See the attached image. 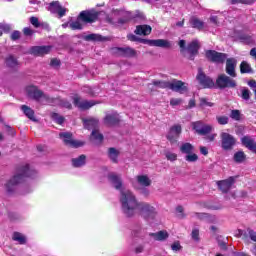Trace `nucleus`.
Wrapping results in <instances>:
<instances>
[{
    "label": "nucleus",
    "instance_id": "19",
    "mask_svg": "<svg viewBox=\"0 0 256 256\" xmlns=\"http://www.w3.org/2000/svg\"><path fill=\"white\" fill-rule=\"evenodd\" d=\"M115 53L121 55L122 57H136L137 51L133 48H115Z\"/></svg>",
    "mask_w": 256,
    "mask_h": 256
},
{
    "label": "nucleus",
    "instance_id": "4",
    "mask_svg": "<svg viewBox=\"0 0 256 256\" xmlns=\"http://www.w3.org/2000/svg\"><path fill=\"white\" fill-rule=\"evenodd\" d=\"M152 83L157 89H171V91H176L177 93H185L187 91V85L179 80L172 82L154 80Z\"/></svg>",
    "mask_w": 256,
    "mask_h": 256
},
{
    "label": "nucleus",
    "instance_id": "59",
    "mask_svg": "<svg viewBox=\"0 0 256 256\" xmlns=\"http://www.w3.org/2000/svg\"><path fill=\"white\" fill-rule=\"evenodd\" d=\"M30 5H33L34 9H39V5H41V2L39 0H30Z\"/></svg>",
    "mask_w": 256,
    "mask_h": 256
},
{
    "label": "nucleus",
    "instance_id": "64",
    "mask_svg": "<svg viewBox=\"0 0 256 256\" xmlns=\"http://www.w3.org/2000/svg\"><path fill=\"white\" fill-rule=\"evenodd\" d=\"M215 137H217V134H209L206 136V141H215Z\"/></svg>",
    "mask_w": 256,
    "mask_h": 256
},
{
    "label": "nucleus",
    "instance_id": "39",
    "mask_svg": "<svg viewBox=\"0 0 256 256\" xmlns=\"http://www.w3.org/2000/svg\"><path fill=\"white\" fill-rule=\"evenodd\" d=\"M92 139H94V141H98V143H101V141H103V134L99 133V131H97V129H94L92 131Z\"/></svg>",
    "mask_w": 256,
    "mask_h": 256
},
{
    "label": "nucleus",
    "instance_id": "43",
    "mask_svg": "<svg viewBox=\"0 0 256 256\" xmlns=\"http://www.w3.org/2000/svg\"><path fill=\"white\" fill-rule=\"evenodd\" d=\"M165 157L168 161H177V154L171 151H167Z\"/></svg>",
    "mask_w": 256,
    "mask_h": 256
},
{
    "label": "nucleus",
    "instance_id": "17",
    "mask_svg": "<svg viewBox=\"0 0 256 256\" xmlns=\"http://www.w3.org/2000/svg\"><path fill=\"white\" fill-rule=\"evenodd\" d=\"M79 19L84 23H95V21H97V13L82 11L79 15Z\"/></svg>",
    "mask_w": 256,
    "mask_h": 256
},
{
    "label": "nucleus",
    "instance_id": "25",
    "mask_svg": "<svg viewBox=\"0 0 256 256\" xmlns=\"http://www.w3.org/2000/svg\"><path fill=\"white\" fill-rule=\"evenodd\" d=\"M238 237H249L251 241H254L256 243V232L254 230L248 229L247 232L243 230H238Z\"/></svg>",
    "mask_w": 256,
    "mask_h": 256
},
{
    "label": "nucleus",
    "instance_id": "47",
    "mask_svg": "<svg viewBox=\"0 0 256 256\" xmlns=\"http://www.w3.org/2000/svg\"><path fill=\"white\" fill-rule=\"evenodd\" d=\"M30 23L33 25V27L39 28L41 27V23L39 22V18L37 17H30Z\"/></svg>",
    "mask_w": 256,
    "mask_h": 256
},
{
    "label": "nucleus",
    "instance_id": "6",
    "mask_svg": "<svg viewBox=\"0 0 256 256\" xmlns=\"http://www.w3.org/2000/svg\"><path fill=\"white\" fill-rule=\"evenodd\" d=\"M216 85L219 89H234L237 87V82L225 74H220L216 79Z\"/></svg>",
    "mask_w": 256,
    "mask_h": 256
},
{
    "label": "nucleus",
    "instance_id": "13",
    "mask_svg": "<svg viewBox=\"0 0 256 256\" xmlns=\"http://www.w3.org/2000/svg\"><path fill=\"white\" fill-rule=\"evenodd\" d=\"M218 189L222 191V193H229V190L233 185H235V177L231 176L225 180L217 181Z\"/></svg>",
    "mask_w": 256,
    "mask_h": 256
},
{
    "label": "nucleus",
    "instance_id": "60",
    "mask_svg": "<svg viewBox=\"0 0 256 256\" xmlns=\"http://www.w3.org/2000/svg\"><path fill=\"white\" fill-rule=\"evenodd\" d=\"M242 41H244L245 43H253V38H251V36H242L241 37Z\"/></svg>",
    "mask_w": 256,
    "mask_h": 256
},
{
    "label": "nucleus",
    "instance_id": "62",
    "mask_svg": "<svg viewBox=\"0 0 256 256\" xmlns=\"http://www.w3.org/2000/svg\"><path fill=\"white\" fill-rule=\"evenodd\" d=\"M200 153H201V155H209V150L207 149V147H205V146H201L200 147Z\"/></svg>",
    "mask_w": 256,
    "mask_h": 256
},
{
    "label": "nucleus",
    "instance_id": "54",
    "mask_svg": "<svg viewBox=\"0 0 256 256\" xmlns=\"http://www.w3.org/2000/svg\"><path fill=\"white\" fill-rule=\"evenodd\" d=\"M83 92L88 93V95H95V92L93 91V88L89 86H84L83 87Z\"/></svg>",
    "mask_w": 256,
    "mask_h": 256
},
{
    "label": "nucleus",
    "instance_id": "7",
    "mask_svg": "<svg viewBox=\"0 0 256 256\" xmlns=\"http://www.w3.org/2000/svg\"><path fill=\"white\" fill-rule=\"evenodd\" d=\"M59 137L63 140L65 145H68V147H73L74 149L83 147V145H85V143L82 141L73 140V134H71L70 132H61L59 134Z\"/></svg>",
    "mask_w": 256,
    "mask_h": 256
},
{
    "label": "nucleus",
    "instance_id": "41",
    "mask_svg": "<svg viewBox=\"0 0 256 256\" xmlns=\"http://www.w3.org/2000/svg\"><path fill=\"white\" fill-rule=\"evenodd\" d=\"M69 27L72 28L73 30L76 29H83V25L81 24V19L78 18V20L70 22Z\"/></svg>",
    "mask_w": 256,
    "mask_h": 256
},
{
    "label": "nucleus",
    "instance_id": "55",
    "mask_svg": "<svg viewBox=\"0 0 256 256\" xmlns=\"http://www.w3.org/2000/svg\"><path fill=\"white\" fill-rule=\"evenodd\" d=\"M19 37H21V32H19V31H14L11 34L12 41H17V39H19Z\"/></svg>",
    "mask_w": 256,
    "mask_h": 256
},
{
    "label": "nucleus",
    "instance_id": "12",
    "mask_svg": "<svg viewBox=\"0 0 256 256\" xmlns=\"http://www.w3.org/2000/svg\"><path fill=\"white\" fill-rule=\"evenodd\" d=\"M206 57L209 59V61H212L213 63H225V60L227 59V54L220 53L215 50H208L206 51Z\"/></svg>",
    "mask_w": 256,
    "mask_h": 256
},
{
    "label": "nucleus",
    "instance_id": "30",
    "mask_svg": "<svg viewBox=\"0 0 256 256\" xmlns=\"http://www.w3.org/2000/svg\"><path fill=\"white\" fill-rule=\"evenodd\" d=\"M156 241H165L167 237H169V233L167 231H159L157 233L150 234Z\"/></svg>",
    "mask_w": 256,
    "mask_h": 256
},
{
    "label": "nucleus",
    "instance_id": "29",
    "mask_svg": "<svg viewBox=\"0 0 256 256\" xmlns=\"http://www.w3.org/2000/svg\"><path fill=\"white\" fill-rule=\"evenodd\" d=\"M21 110L23 111L24 115L28 117V119H30L31 121H35V111H33V109L26 105H22Z\"/></svg>",
    "mask_w": 256,
    "mask_h": 256
},
{
    "label": "nucleus",
    "instance_id": "32",
    "mask_svg": "<svg viewBox=\"0 0 256 256\" xmlns=\"http://www.w3.org/2000/svg\"><path fill=\"white\" fill-rule=\"evenodd\" d=\"M85 155H81L78 158H73L72 159V165L73 167H83L85 165Z\"/></svg>",
    "mask_w": 256,
    "mask_h": 256
},
{
    "label": "nucleus",
    "instance_id": "5",
    "mask_svg": "<svg viewBox=\"0 0 256 256\" xmlns=\"http://www.w3.org/2000/svg\"><path fill=\"white\" fill-rule=\"evenodd\" d=\"M128 39L129 41H139L140 43H146L147 45H150V47H162L164 49H169V47H171V42L163 39L145 40L140 39L139 37L135 36V34H129Z\"/></svg>",
    "mask_w": 256,
    "mask_h": 256
},
{
    "label": "nucleus",
    "instance_id": "10",
    "mask_svg": "<svg viewBox=\"0 0 256 256\" xmlns=\"http://www.w3.org/2000/svg\"><path fill=\"white\" fill-rule=\"evenodd\" d=\"M72 100L75 107H77L78 109H81L82 111H87V109H91V107H94V105H97V102L93 100L88 101V100L82 99L81 97H79V95H74L72 97Z\"/></svg>",
    "mask_w": 256,
    "mask_h": 256
},
{
    "label": "nucleus",
    "instance_id": "33",
    "mask_svg": "<svg viewBox=\"0 0 256 256\" xmlns=\"http://www.w3.org/2000/svg\"><path fill=\"white\" fill-rule=\"evenodd\" d=\"M85 41H105V37L99 34H89L84 36Z\"/></svg>",
    "mask_w": 256,
    "mask_h": 256
},
{
    "label": "nucleus",
    "instance_id": "3",
    "mask_svg": "<svg viewBox=\"0 0 256 256\" xmlns=\"http://www.w3.org/2000/svg\"><path fill=\"white\" fill-rule=\"evenodd\" d=\"M25 177H30L31 179H35L37 177V170L35 168L26 164L18 170V173L14 175L6 184L5 189L8 193H13L15 191V187L19 185L20 182L25 179Z\"/></svg>",
    "mask_w": 256,
    "mask_h": 256
},
{
    "label": "nucleus",
    "instance_id": "21",
    "mask_svg": "<svg viewBox=\"0 0 256 256\" xmlns=\"http://www.w3.org/2000/svg\"><path fill=\"white\" fill-rule=\"evenodd\" d=\"M51 51V46H34L30 49L31 55H47Z\"/></svg>",
    "mask_w": 256,
    "mask_h": 256
},
{
    "label": "nucleus",
    "instance_id": "11",
    "mask_svg": "<svg viewBox=\"0 0 256 256\" xmlns=\"http://www.w3.org/2000/svg\"><path fill=\"white\" fill-rule=\"evenodd\" d=\"M192 127L198 135H209L213 131V126L205 124L202 121L193 122Z\"/></svg>",
    "mask_w": 256,
    "mask_h": 256
},
{
    "label": "nucleus",
    "instance_id": "31",
    "mask_svg": "<svg viewBox=\"0 0 256 256\" xmlns=\"http://www.w3.org/2000/svg\"><path fill=\"white\" fill-rule=\"evenodd\" d=\"M12 239L13 241H17V243H19L20 245H25V243L27 242V238H25V236L19 232H14Z\"/></svg>",
    "mask_w": 256,
    "mask_h": 256
},
{
    "label": "nucleus",
    "instance_id": "53",
    "mask_svg": "<svg viewBox=\"0 0 256 256\" xmlns=\"http://www.w3.org/2000/svg\"><path fill=\"white\" fill-rule=\"evenodd\" d=\"M172 251H181V244L179 242H174L171 245Z\"/></svg>",
    "mask_w": 256,
    "mask_h": 256
},
{
    "label": "nucleus",
    "instance_id": "57",
    "mask_svg": "<svg viewBox=\"0 0 256 256\" xmlns=\"http://www.w3.org/2000/svg\"><path fill=\"white\" fill-rule=\"evenodd\" d=\"M232 3H244L245 5H251L253 0H232Z\"/></svg>",
    "mask_w": 256,
    "mask_h": 256
},
{
    "label": "nucleus",
    "instance_id": "37",
    "mask_svg": "<svg viewBox=\"0 0 256 256\" xmlns=\"http://www.w3.org/2000/svg\"><path fill=\"white\" fill-rule=\"evenodd\" d=\"M234 161L236 163H243L245 161V153L243 151L236 152L234 154Z\"/></svg>",
    "mask_w": 256,
    "mask_h": 256
},
{
    "label": "nucleus",
    "instance_id": "63",
    "mask_svg": "<svg viewBox=\"0 0 256 256\" xmlns=\"http://www.w3.org/2000/svg\"><path fill=\"white\" fill-rule=\"evenodd\" d=\"M219 18L217 16H211L210 17V22L213 23L214 25H219Z\"/></svg>",
    "mask_w": 256,
    "mask_h": 256
},
{
    "label": "nucleus",
    "instance_id": "61",
    "mask_svg": "<svg viewBox=\"0 0 256 256\" xmlns=\"http://www.w3.org/2000/svg\"><path fill=\"white\" fill-rule=\"evenodd\" d=\"M23 32H24V35H27V36H31L34 33L33 29L29 27L24 28Z\"/></svg>",
    "mask_w": 256,
    "mask_h": 256
},
{
    "label": "nucleus",
    "instance_id": "38",
    "mask_svg": "<svg viewBox=\"0 0 256 256\" xmlns=\"http://www.w3.org/2000/svg\"><path fill=\"white\" fill-rule=\"evenodd\" d=\"M6 64L8 67H11L12 69L17 67L18 65V62H17V59L13 56H9L7 59H6Z\"/></svg>",
    "mask_w": 256,
    "mask_h": 256
},
{
    "label": "nucleus",
    "instance_id": "42",
    "mask_svg": "<svg viewBox=\"0 0 256 256\" xmlns=\"http://www.w3.org/2000/svg\"><path fill=\"white\" fill-rule=\"evenodd\" d=\"M52 119L58 123V125H63L65 123V118L57 113L52 114Z\"/></svg>",
    "mask_w": 256,
    "mask_h": 256
},
{
    "label": "nucleus",
    "instance_id": "36",
    "mask_svg": "<svg viewBox=\"0 0 256 256\" xmlns=\"http://www.w3.org/2000/svg\"><path fill=\"white\" fill-rule=\"evenodd\" d=\"M185 161L188 163H197V161H199V156L193 152H190V154H186Z\"/></svg>",
    "mask_w": 256,
    "mask_h": 256
},
{
    "label": "nucleus",
    "instance_id": "22",
    "mask_svg": "<svg viewBox=\"0 0 256 256\" xmlns=\"http://www.w3.org/2000/svg\"><path fill=\"white\" fill-rule=\"evenodd\" d=\"M120 121L119 114L116 112H112L111 114H107L104 118V123L106 125H117V123Z\"/></svg>",
    "mask_w": 256,
    "mask_h": 256
},
{
    "label": "nucleus",
    "instance_id": "46",
    "mask_svg": "<svg viewBox=\"0 0 256 256\" xmlns=\"http://www.w3.org/2000/svg\"><path fill=\"white\" fill-rule=\"evenodd\" d=\"M230 117L231 119H235V121H239V119H241V113L239 110H232Z\"/></svg>",
    "mask_w": 256,
    "mask_h": 256
},
{
    "label": "nucleus",
    "instance_id": "14",
    "mask_svg": "<svg viewBox=\"0 0 256 256\" xmlns=\"http://www.w3.org/2000/svg\"><path fill=\"white\" fill-rule=\"evenodd\" d=\"M181 125L177 124L174 125L170 128L168 134H167V139L170 141V143H177V140L179 139V135H181Z\"/></svg>",
    "mask_w": 256,
    "mask_h": 256
},
{
    "label": "nucleus",
    "instance_id": "20",
    "mask_svg": "<svg viewBox=\"0 0 256 256\" xmlns=\"http://www.w3.org/2000/svg\"><path fill=\"white\" fill-rule=\"evenodd\" d=\"M242 145H244L249 151H252V153H256V143L255 140L249 136H244L241 139Z\"/></svg>",
    "mask_w": 256,
    "mask_h": 256
},
{
    "label": "nucleus",
    "instance_id": "28",
    "mask_svg": "<svg viewBox=\"0 0 256 256\" xmlns=\"http://www.w3.org/2000/svg\"><path fill=\"white\" fill-rule=\"evenodd\" d=\"M190 25L191 27H193L194 29H203L205 27V22L201 21L199 18L197 17H192L190 19Z\"/></svg>",
    "mask_w": 256,
    "mask_h": 256
},
{
    "label": "nucleus",
    "instance_id": "16",
    "mask_svg": "<svg viewBox=\"0 0 256 256\" xmlns=\"http://www.w3.org/2000/svg\"><path fill=\"white\" fill-rule=\"evenodd\" d=\"M237 68V59L235 58H228L226 60V73L230 77H237V73L235 69Z\"/></svg>",
    "mask_w": 256,
    "mask_h": 256
},
{
    "label": "nucleus",
    "instance_id": "48",
    "mask_svg": "<svg viewBox=\"0 0 256 256\" xmlns=\"http://www.w3.org/2000/svg\"><path fill=\"white\" fill-rule=\"evenodd\" d=\"M200 106L201 107H213V103L207 101L205 98H200Z\"/></svg>",
    "mask_w": 256,
    "mask_h": 256
},
{
    "label": "nucleus",
    "instance_id": "40",
    "mask_svg": "<svg viewBox=\"0 0 256 256\" xmlns=\"http://www.w3.org/2000/svg\"><path fill=\"white\" fill-rule=\"evenodd\" d=\"M11 29V24L0 23V37L3 35V33H9Z\"/></svg>",
    "mask_w": 256,
    "mask_h": 256
},
{
    "label": "nucleus",
    "instance_id": "58",
    "mask_svg": "<svg viewBox=\"0 0 256 256\" xmlns=\"http://www.w3.org/2000/svg\"><path fill=\"white\" fill-rule=\"evenodd\" d=\"M50 65L51 67H59V65H61V61L59 59H52Z\"/></svg>",
    "mask_w": 256,
    "mask_h": 256
},
{
    "label": "nucleus",
    "instance_id": "9",
    "mask_svg": "<svg viewBox=\"0 0 256 256\" xmlns=\"http://www.w3.org/2000/svg\"><path fill=\"white\" fill-rule=\"evenodd\" d=\"M221 137V143H222V149L224 151H229L235 147L237 140L235 137L227 132H222L220 134Z\"/></svg>",
    "mask_w": 256,
    "mask_h": 256
},
{
    "label": "nucleus",
    "instance_id": "52",
    "mask_svg": "<svg viewBox=\"0 0 256 256\" xmlns=\"http://www.w3.org/2000/svg\"><path fill=\"white\" fill-rule=\"evenodd\" d=\"M176 215H177V217H179L180 219H183V217H185V215L183 214V208H182V206L176 207Z\"/></svg>",
    "mask_w": 256,
    "mask_h": 256
},
{
    "label": "nucleus",
    "instance_id": "50",
    "mask_svg": "<svg viewBox=\"0 0 256 256\" xmlns=\"http://www.w3.org/2000/svg\"><path fill=\"white\" fill-rule=\"evenodd\" d=\"M122 14L124 15V17H126L125 19H120L119 23H127V21H129L131 18V13L130 12H122Z\"/></svg>",
    "mask_w": 256,
    "mask_h": 256
},
{
    "label": "nucleus",
    "instance_id": "15",
    "mask_svg": "<svg viewBox=\"0 0 256 256\" xmlns=\"http://www.w3.org/2000/svg\"><path fill=\"white\" fill-rule=\"evenodd\" d=\"M48 11L50 13H54L55 15H58V17L61 19V17H65V13H67L66 8L62 7L59 2H52L50 3L48 7Z\"/></svg>",
    "mask_w": 256,
    "mask_h": 256
},
{
    "label": "nucleus",
    "instance_id": "23",
    "mask_svg": "<svg viewBox=\"0 0 256 256\" xmlns=\"http://www.w3.org/2000/svg\"><path fill=\"white\" fill-rule=\"evenodd\" d=\"M136 181L140 187H150L151 185V178L147 175H138Z\"/></svg>",
    "mask_w": 256,
    "mask_h": 256
},
{
    "label": "nucleus",
    "instance_id": "18",
    "mask_svg": "<svg viewBox=\"0 0 256 256\" xmlns=\"http://www.w3.org/2000/svg\"><path fill=\"white\" fill-rule=\"evenodd\" d=\"M187 52L190 55L189 56L190 61H193L197 53H199V41L193 40L192 42H190L187 47Z\"/></svg>",
    "mask_w": 256,
    "mask_h": 256
},
{
    "label": "nucleus",
    "instance_id": "35",
    "mask_svg": "<svg viewBox=\"0 0 256 256\" xmlns=\"http://www.w3.org/2000/svg\"><path fill=\"white\" fill-rule=\"evenodd\" d=\"M109 158L113 163H117V158L119 157V151L115 148H110L108 151Z\"/></svg>",
    "mask_w": 256,
    "mask_h": 256
},
{
    "label": "nucleus",
    "instance_id": "2",
    "mask_svg": "<svg viewBox=\"0 0 256 256\" xmlns=\"http://www.w3.org/2000/svg\"><path fill=\"white\" fill-rule=\"evenodd\" d=\"M26 92L28 97L42 103L43 105H60V107H64L65 109H71V102L65 99H53L43 93V91L39 90L36 86H28L26 88Z\"/></svg>",
    "mask_w": 256,
    "mask_h": 256
},
{
    "label": "nucleus",
    "instance_id": "56",
    "mask_svg": "<svg viewBox=\"0 0 256 256\" xmlns=\"http://www.w3.org/2000/svg\"><path fill=\"white\" fill-rule=\"evenodd\" d=\"M192 239L194 241H199V231L197 229L192 230Z\"/></svg>",
    "mask_w": 256,
    "mask_h": 256
},
{
    "label": "nucleus",
    "instance_id": "45",
    "mask_svg": "<svg viewBox=\"0 0 256 256\" xmlns=\"http://www.w3.org/2000/svg\"><path fill=\"white\" fill-rule=\"evenodd\" d=\"M251 97V92L247 88L242 89V99H245V101H249V98Z\"/></svg>",
    "mask_w": 256,
    "mask_h": 256
},
{
    "label": "nucleus",
    "instance_id": "34",
    "mask_svg": "<svg viewBox=\"0 0 256 256\" xmlns=\"http://www.w3.org/2000/svg\"><path fill=\"white\" fill-rule=\"evenodd\" d=\"M240 72L241 73H253V69L251 68V65L247 63L246 61H243L240 64Z\"/></svg>",
    "mask_w": 256,
    "mask_h": 256
},
{
    "label": "nucleus",
    "instance_id": "51",
    "mask_svg": "<svg viewBox=\"0 0 256 256\" xmlns=\"http://www.w3.org/2000/svg\"><path fill=\"white\" fill-rule=\"evenodd\" d=\"M196 216L199 218V219H204L205 221H210V217L209 214L207 213H197Z\"/></svg>",
    "mask_w": 256,
    "mask_h": 256
},
{
    "label": "nucleus",
    "instance_id": "49",
    "mask_svg": "<svg viewBox=\"0 0 256 256\" xmlns=\"http://www.w3.org/2000/svg\"><path fill=\"white\" fill-rule=\"evenodd\" d=\"M182 101H183V100H181V99H179V98H172V99L170 100V105H171L172 107H177V105H181Z\"/></svg>",
    "mask_w": 256,
    "mask_h": 256
},
{
    "label": "nucleus",
    "instance_id": "27",
    "mask_svg": "<svg viewBox=\"0 0 256 256\" xmlns=\"http://www.w3.org/2000/svg\"><path fill=\"white\" fill-rule=\"evenodd\" d=\"M180 151L184 155H189L190 153H193L195 151V147L193 146V144L186 142L180 146Z\"/></svg>",
    "mask_w": 256,
    "mask_h": 256
},
{
    "label": "nucleus",
    "instance_id": "8",
    "mask_svg": "<svg viewBox=\"0 0 256 256\" xmlns=\"http://www.w3.org/2000/svg\"><path fill=\"white\" fill-rule=\"evenodd\" d=\"M196 79L204 89H213V87H215V82L213 81V79L205 75V73L201 68L198 69V74L196 76Z\"/></svg>",
    "mask_w": 256,
    "mask_h": 256
},
{
    "label": "nucleus",
    "instance_id": "26",
    "mask_svg": "<svg viewBox=\"0 0 256 256\" xmlns=\"http://www.w3.org/2000/svg\"><path fill=\"white\" fill-rule=\"evenodd\" d=\"M136 35H150L151 34V26L149 25H139L135 30Z\"/></svg>",
    "mask_w": 256,
    "mask_h": 256
},
{
    "label": "nucleus",
    "instance_id": "44",
    "mask_svg": "<svg viewBox=\"0 0 256 256\" xmlns=\"http://www.w3.org/2000/svg\"><path fill=\"white\" fill-rule=\"evenodd\" d=\"M217 121L219 125H227L229 123V118L226 116H218Z\"/></svg>",
    "mask_w": 256,
    "mask_h": 256
},
{
    "label": "nucleus",
    "instance_id": "1",
    "mask_svg": "<svg viewBox=\"0 0 256 256\" xmlns=\"http://www.w3.org/2000/svg\"><path fill=\"white\" fill-rule=\"evenodd\" d=\"M108 180L112 183L118 191H120V203L122 205V211L127 217H133L136 211H139L141 217L146 221H152L157 215V210L147 202H137L135 194L130 190L123 189V181L121 176L110 173Z\"/></svg>",
    "mask_w": 256,
    "mask_h": 256
},
{
    "label": "nucleus",
    "instance_id": "24",
    "mask_svg": "<svg viewBox=\"0 0 256 256\" xmlns=\"http://www.w3.org/2000/svg\"><path fill=\"white\" fill-rule=\"evenodd\" d=\"M85 129H97V126L99 125V120L96 118H88L83 120Z\"/></svg>",
    "mask_w": 256,
    "mask_h": 256
}]
</instances>
